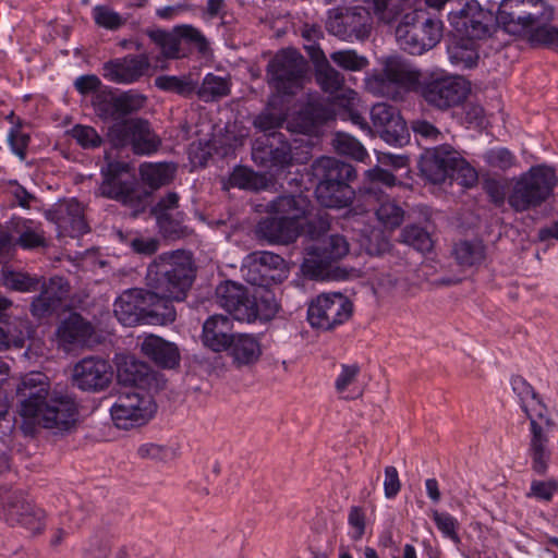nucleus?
I'll use <instances>...</instances> for the list:
<instances>
[{"label": "nucleus", "mask_w": 558, "mask_h": 558, "mask_svg": "<svg viewBox=\"0 0 558 558\" xmlns=\"http://www.w3.org/2000/svg\"><path fill=\"white\" fill-rule=\"evenodd\" d=\"M141 351L163 368H174L180 363V352L177 344L153 333L144 337Z\"/></svg>", "instance_id": "cd10ccee"}, {"label": "nucleus", "mask_w": 558, "mask_h": 558, "mask_svg": "<svg viewBox=\"0 0 558 558\" xmlns=\"http://www.w3.org/2000/svg\"><path fill=\"white\" fill-rule=\"evenodd\" d=\"M366 89L375 96L387 97L393 100L402 98L401 90L385 76V71L368 76L365 81Z\"/></svg>", "instance_id": "de8ad7c7"}, {"label": "nucleus", "mask_w": 558, "mask_h": 558, "mask_svg": "<svg viewBox=\"0 0 558 558\" xmlns=\"http://www.w3.org/2000/svg\"><path fill=\"white\" fill-rule=\"evenodd\" d=\"M315 76L322 89L329 94L339 92L344 85V76L326 58L317 64Z\"/></svg>", "instance_id": "c03bdc74"}, {"label": "nucleus", "mask_w": 558, "mask_h": 558, "mask_svg": "<svg viewBox=\"0 0 558 558\" xmlns=\"http://www.w3.org/2000/svg\"><path fill=\"white\" fill-rule=\"evenodd\" d=\"M29 420H35L45 428L66 432L77 421V407L70 397L53 392L40 407L38 414Z\"/></svg>", "instance_id": "2eb2a0df"}, {"label": "nucleus", "mask_w": 558, "mask_h": 558, "mask_svg": "<svg viewBox=\"0 0 558 558\" xmlns=\"http://www.w3.org/2000/svg\"><path fill=\"white\" fill-rule=\"evenodd\" d=\"M107 165L101 168L104 180L99 185L101 196L116 199L133 208L135 211L144 209L146 192L141 190L134 179H123L129 172V165L111 159L110 153H105Z\"/></svg>", "instance_id": "0eeeda50"}, {"label": "nucleus", "mask_w": 558, "mask_h": 558, "mask_svg": "<svg viewBox=\"0 0 558 558\" xmlns=\"http://www.w3.org/2000/svg\"><path fill=\"white\" fill-rule=\"evenodd\" d=\"M20 401V414L25 418L38 414L40 407L53 395L49 390V379L40 372L25 375L16 388Z\"/></svg>", "instance_id": "6ab92c4d"}, {"label": "nucleus", "mask_w": 558, "mask_h": 558, "mask_svg": "<svg viewBox=\"0 0 558 558\" xmlns=\"http://www.w3.org/2000/svg\"><path fill=\"white\" fill-rule=\"evenodd\" d=\"M385 76L401 90H415L421 81V73L398 57H389L384 63Z\"/></svg>", "instance_id": "2f4dec72"}, {"label": "nucleus", "mask_w": 558, "mask_h": 558, "mask_svg": "<svg viewBox=\"0 0 558 558\" xmlns=\"http://www.w3.org/2000/svg\"><path fill=\"white\" fill-rule=\"evenodd\" d=\"M457 155L458 150L448 144L426 149L420 160V170L432 183H442L452 174Z\"/></svg>", "instance_id": "412c9836"}, {"label": "nucleus", "mask_w": 558, "mask_h": 558, "mask_svg": "<svg viewBox=\"0 0 558 558\" xmlns=\"http://www.w3.org/2000/svg\"><path fill=\"white\" fill-rule=\"evenodd\" d=\"M360 366L357 364H342L335 381L338 395L345 400H354L362 396L363 390L359 386Z\"/></svg>", "instance_id": "4c0bfd02"}, {"label": "nucleus", "mask_w": 558, "mask_h": 558, "mask_svg": "<svg viewBox=\"0 0 558 558\" xmlns=\"http://www.w3.org/2000/svg\"><path fill=\"white\" fill-rule=\"evenodd\" d=\"M111 379L112 367L100 357H84L73 369V380L82 390H102L109 386Z\"/></svg>", "instance_id": "4be33fe9"}, {"label": "nucleus", "mask_w": 558, "mask_h": 558, "mask_svg": "<svg viewBox=\"0 0 558 558\" xmlns=\"http://www.w3.org/2000/svg\"><path fill=\"white\" fill-rule=\"evenodd\" d=\"M230 319L228 316L216 314L208 317L203 325L202 341L205 347L214 352L226 351L233 338L230 330Z\"/></svg>", "instance_id": "7c9ffc66"}, {"label": "nucleus", "mask_w": 558, "mask_h": 558, "mask_svg": "<svg viewBox=\"0 0 558 558\" xmlns=\"http://www.w3.org/2000/svg\"><path fill=\"white\" fill-rule=\"evenodd\" d=\"M416 93L428 106L445 111L466 99L470 84L459 75L432 73L421 77Z\"/></svg>", "instance_id": "423d86ee"}, {"label": "nucleus", "mask_w": 558, "mask_h": 558, "mask_svg": "<svg viewBox=\"0 0 558 558\" xmlns=\"http://www.w3.org/2000/svg\"><path fill=\"white\" fill-rule=\"evenodd\" d=\"M312 172L318 181L315 195L322 206L340 209L351 205L355 192L349 183L356 173L350 163L320 157L313 162Z\"/></svg>", "instance_id": "20e7f679"}, {"label": "nucleus", "mask_w": 558, "mask_h": 558, "mask_svg": "<svg viewBox=\"0 0 558 558\" xmlns=\"http://www.w3.org/2000/svg\"><path fill=\"white\" fill-rule=\"evenodd\" d=\"M411 130L417 141L438 142L444 140V134L433 123L424 119L411 122Z\"/></svg>", "instance_id": "0e129e2a"}, {"label": "nucleus", "mask_w": 558, "mask_h": 558, "mask_svg": "<svg viewBox=\"0 0 558 558\" xmlns=\"http://www.w3.org/2000/svg\"><path fill=\"white\" fill-rule=\"evenodd\" d=\"M262 178L253 170L246 167H238L229 178L231 186L244 190H257Z\"/></svg>", "instance_id": "bf43d9fd"}, {"label": "nucleus", "mask_w": 558, "mask_h": 558, "mask_svg": "<svg viewBox=\"0 0 558 558\" xmlns=\"http://www.w3.org/2000/svg\"><path fill=\"white\" fill-rule=\"evenodd\" d=\"M177 33L180 37V43L183 47L190 49L193 47L199 52L204 53L208 49V43L205 36L192 25H180L177 26Z\"/></svg>", "instance_id": "6e6d98bb"}, {"label": "nucleus", "mask_w": 558, "mask_h": 558, "mask_svg": "<svg viewBox=\"0 0 558 558\" xmlns=\"http://www.w3.org/2000/svg\"><path fill=\"white\" fill-rule=\"evenodd\" d=\"M1 280L3 286L10 290L29 293L39 289L44 278L32 276L28 272L14 270L11 267L4 266L1 269Z\"/></svg>", "instance_id": "ea45409f"}, {"label": "nucleus", "mask_w": 558, "mask_h": 558, "mask_svg": "<svg viewBox=\"0 0 558 558\" xmlns=\"http://www.w3.org/2000/svg\"><path fill=\"white\" fill-rule=\"evenodd\" d=\"M396 37L402 49L411 54H422L434 48L442 37L439 20H420L417 13L405 14L396 28Z\"/></svg>", "instance_id": "1a4fd4ad"}, {"label": "nucleus", "mask_w": 558, "mask_h": 558, "mask_svg": "<svg viewBox=\"0 0 558 558\" xmlns=\"http://www.w3.org/2000/svg\"><path fill=\"white\" fill-rule=\"evenodd\" d=\"M95 23L107 29H118L124 24L122 16L105 5H96L93 10Z\"/></svg>", "instance_id": "e2e57ef3"}, {"label": "nucleus", "mask_w": 558, "mask_h": 558, "mask_svg": "<svg viewBox=\"0 0 558 558\" xmlns=\"http://www.w3.org/2000/svg\"><path fill=\"white\" fill-rule=\"evenodd\" d=\"M483 158L489 167L504 171L510 169L515 161L514 155L507 148L502 147L487 150L483 155Z\"/></svg>", "instance_id": "680f3d73"}, {"label": "nucleus", "mask_w": 558, "mask_h": 558, "mask_svg": "<svg viewBox=\"0 0 558 558\" xmlns=\"http://www.w3.org/2000/svg\"><path fill=\"white\" fill-rule=\"evenodd\" d=\"M146 35L159 48L165 59H180L189 54V51L180 43L177 26L171 31L165 29H147Z\"/></svg>", "instance_id": "c9c22d12"}, {"label": "nucleus", "mask_w": 558, "mask_h": 558, "mask_svg": "<svg viewBox=\"0 0 558 558\" xmlns=\"http://www.w3.org/2000/svg\"><path fill=\"white\" fill-rule=\"evenodd\" d=\"M330 60L344 71L359 72L368 66V59L353 49H343L330 53Z\"/></svg>", "instance_id": "09e8293b"}, {"label": "nucleus", "mask_w": 558, "mask_h": 558, "mask_svg": "<svg viewBox=\"0 0 558 558\" xmlns=\"http://www.w3.org/2000/svg\"><path fill=\"white\" fill-rule=\"evenodd\" d=\"M372 130L388 144L402 146L409 141V130L398 108L378 102L371 109Z\"/></svg>", "instance_id": "4468645a"}, {"label": "nucleus", "mask_w": 558, "mask_h": 558, "mask_svg": "<svg viewBox=\"0 0 558 558\" xmlns=\"http://www.w3.org/2000/svg\"><path fill=\"white\" fill-rule=\"evenodd\" d=\"M377 219L390 229L398 228L404 218V210L391 199L381 201L376 209Z\"/></svg>", "instance_id": "603ef678"}, {"label": "nucleus", "mask_w": 558, "mask_h": 558, "mask_svg": "<svg viewBox=\"0 0 558 558\" xmlns=\"http://www.w3.org/2000/svg\"><path fill=\"white\" fill-rule=\"evenodd\" d=\"M401 242L421 252H429L433 248L430 234L423 228L411 225L400 233Z\"/></svg>", "instance_id": "8fccbe9b"}, {"label": "nucleus", "mask_w": 558, "mask_h": 558, "mask_svg": "<svg viewBox=\"0 0 558 558\" xmlns=\"http://www.w3.org/2000/svg\"><path fill=\"white\" fill-rule=\"evenodd\" d=\"M554 10L546 0H502L496 22L505 32L524 37L535 46L558 50V28L551 25Z\"/></svg>", "instance_id": "f257e3e1"}, {"label": "nucleus", "mask_w": 558, "mask_h": 558, "mask_svg": "<svg viewBox=\"0 0 558 558\" xmlns=\"http://www.w3.org/2000/svg\"><path fill=\"white\" fill-rule=\"evenodd\" d=\"M195 274L191 253L177 250L158 255L148 265L146 286L162 296L184 301Z\"/></svg>", "instance_id": "7ed1b4c3"}, {"label": "nucleus", "mask_w": 558, "mask_h": 558, "mask_svg": "<svg viewBox=\"0 0 558 558\" xmlns=\"http://www.w3.org/2000/svg\"><path fill=\"white\" fill-rule=\"evenodd\" d=\"M253 156L259 158L264 166L284 168L292 163L293 157L291 147L287 142H280L276 147L272 145L256 146Z\"/></svg>", "instance_id": "58836bf2"}, {"label": "nucleus", "mask_w": 558, "mask_h": 558, "mask_svg": "<svg viewBox=\"0 0 558 558\" xmlns=\"http://www.w3.org/2000/svg\"><path fill=\"white\" fill-rule=\"evenodd\" d=\"M156 409V403L147 391L131 388L118 393L110 407V416L118 428L130 429L149 422Z\"/></svg>", "instance_id": "6e6552de"}, {"label": "nucleus", "mask_w": 558, "mask_h": 558, "mask_svg": "<svg viewBox=\"0 0 558 558\" xmlns=\"http://www.w3.org/2000/svg\"><path fill=\"white\" fill-rule=\"evenodd\" d=\"M3 514L10 525H21L32 533H39L44 527L41 511L21 496H13L7 501Z\"/></svg>", "instance_id": "a878e982"}, {"label": "nucleus", "mask_w": 558, "mask_h": 558, "mask_svg": "<svg viewBox=\"0 0 558 558\" xmlns=\"http://www.w3.org/2000/svg\"><path fill=\"white\" fill-rule=\"evenodd\" d=\"M513 392L518 396L520 407L530 421V440L527 456L532 461V470L538 475H545L550 462L549 438L544 429L545 425H551L548 409L541 400L534 388L521 376L511 380Z\"/></svg>", "instance_id": "f03ea898"}, {"label": "nucleus", "mask_w": 558, "mask_h": 558, "mask_svg": "<svg viewBox=\"0 0 558 558\" xmlns=\"http://www.w3.org/2000/svg\"><path fill=\"white\" fill-rule=\"evenodd\" d=\"M174 170L173 166L167 163H145L141 166L140 173L150 187L158 189L172 180Z\"/></svg>", "instance_id": "a18cd8bd"}, {"label": "nucleus", "mask_w": 558, "mask_h": 558, "mask_svg": "<svg viewBox=\"0 0 558 558\" xmlns=\"http://www.w3.org/2000/svg\"><path fill=\"white\" fill-rule=\"evenodd\" d=\"M83 558H130L124 547L113 551V539L108 534H95L90 537Z\"/></svg>", "instance_id": "a19ab883"}, {"label": "nucleus", "mask_w": 558, "mask_h": 558, "mask_svg": "<svg viewBox=\"0 0 558 558\" xmlns=\"http://www.w3.org/2000/svg\"><path fill=\"white\" fill-rule=\"evenodd\" d=\"M311 201L307 196L298 195H280L270 201L266 205V213L279 217V219L299 227L301 231L304 230V222L311 211Z\"/></svg>", "instance_id": "5701e85b"}, {"label": "nucleus", "mask_w": 558, "mask_h": 558, "mask_svg": "<svg viewBox=\"0 0 558 558\" xmlns=\"http://www.w3.org/2000/svg\"><path fill=\"white\" fill-rule=\"evenodd\" d=\"M450 178L465 187H471L477 182L478 175L476 170L458 151Z\"/></svg>", "instance_id": "13d9d810"}, {"label": "nucleus", "mask_w": 558, "mask_h": 558, "mask_svg": "<svg viewBox=\"0 0 558 558\" xmlns=\"http://www.w3.org/2000/svg\"><path fill=\"white\" fill-rule=\"evenodd\" d=\"M93 333L94 328L90 323L75 313L64 319L57 329L58 341L66 351L73 347L84 345Z\"/></svg>", "instance_id": "c85d7f7f"}, {"label": "nucleus", "mask_w": 558, "mask_h": 558, "mask_svg": "<svg viewBox=\"0 0 558 558\" xmlns=\"http://www.w3.org/2000/svg\"><path fill=\"white\" fill-rule=\"evenodd\" d=\"M284 269L286 262L280 255L263 251L250 254L241 271L248 283L266 287L280 280L276 272Z\"/></svg>", "instance_id": "aec40b11"}, {"label": "nucleus", "mask_w": 558, "mask_h": 558, "mask_svg": "<svg viewBox=\"0 0 558 558\" xmlns=\"http://www.w3.org/2000/svg\"><path fill=\"white\" fill-rule=\"evenodd\" d=\"M448 53L452 64L465 69L476 65L480 58L478 52L474 47V43L470 39H462L452 44L448 49Z\"/></svg>", "instance_id": "49530a36"}, {"label": "nucleus", "mask_w": 558, "mask_h": 558, "mask_svg": "<svg viewBox=\"0 0 558 558\" xmlns=\"http://www.w3.org/2000/svg\"><path fill=\"white\" fill-rule=\"evenodd\" d=\"M236 367L251 366L262 356L259 339L250 333H233L227 350Z\"/></svg>", "instance_id": "c756f323"}, {"label": "nucleus", "mask_w": 558, "mask_h": 558, "mask_svg": "<svg viewBox=\"0 0 558 558\" xmlns=\"http://www.w3.org/2000/svg\"><path fill=\"white\" fill-rule=\"evenodd\" d=\"M353 314V303L340 292L322 293L307 308V320L313 328L330 331L348 322Z\"/></svg>", "instance_id": "f8f14e48"}, {"label": "nucleus", "mask_w": 558, "mask_h": 558, "mask_svg": "<svg viewBox=\"0 0 558 558\" xmlns=\"http://www.w3.org/2000/svg\"><path fill=\"white\" fill-rule=\"evenodd\" d=\"M558 179L555 170L546 165L531 167L512 179L508 204L517 213L535 209L544 204L554 192Z\"/></svg>", "instance_id": "39448f33"}, {"label": "nucleus", "mask_w": 558, "mask_h": 558, "mask_svg": "<svg viewBox=\"0 0 558 558\" xmlns=\"http://www.w3.org/2000/svg\"><path fill=\"white\" fill-rule=\"evenodd\" d=\"M150 296L146 289H129L123 291L113 304V313L117 319L124 326L144 324L147 300Z\"/></svg>", "instance_id": "b1692460"}, {"label": "nucleus", "mask_w": 558, "mask_h": 558, "mask_svg": "<svg viewBox=\"0 0 558 558\" xmlns=\"http://www.w3.org/2000/svg\"><path fill=\"white\" fill-rule=\"evenodd\" d=\"M109 137L114 146L130 143L137 155H149L160 145V140L151 132L149 123L142 119L116 123L109 130Z\"/></svg>", "instance_id": "ddd939ff"}, {"label": "nucleus", "mask_w": 558, "mask_h": 558, "mask_svg": "<svg viewBox=\"0 0 558 558\" xmlns=\"http://www.w3.org/2000/svg\"><path fill=\"white\" fill-rule=\"evenodd\" d=\"M302 232L299 227L274 215L262 218L254 230L257 240L270 245H289L294 243Z\"/></svg>", "instance_id": "393cba45"}, {"label": "nucleus", "mask_w": 558, "mask_h": 558, "mask_svg": "<svg viewBox=\"0 0 558 558\" xmlns=\"http://www.w3.org/2000/svg\"><path fill=\"white\" fill-rule=\"evenodd\" d=\"M349 253V243L345 238L333 234L323 245H313L308 247V254L313 255L314 262L319 265H329L332 262L341 259Z\"/></svg>", "instance_id": "e433bc0d"}, {"label": "nucleus", "mask_w": 558, "mask_h": 558, "mask_svg": "<svg viewBox=\"0 0 558 558\" xmlns=\"http://www.w3.org/2000/svg\"><path fill=\"white\" fill-rule=\"evenodd\" d=\"M66 211L68 215L62 218V223L64 228L69 229L72 236H77L88 232V225L84 218L83 208L78 203H69Z\"/></svg>", "instance_id": "5fc2aeb1"}, {"label": "nucleus", "mask_w": 558, "mask_h": 558, "mask_svg": "<svg viewBox=\"0 0 558 558\" xmlns=\"http://www.w3.org/2000/svg\"><path fill=\"white\" fill-rule=\"evenodd\" d=\"M335 149L341 154L362 161L367 156L366 149L353 136L347 133L338 132L332 141Z\"/></svg>", "instance_id": "3c124183"}, {"label": "nucleus", "mask_w": 558, "mask_h": 558, "mask_svg": "<svg viewBox=\"0 0 558 558\" xmlns=\"http://www.w3.org/2000/svg\"><path fill=\"white\" fill-rule=\"evenodd\" d=\"M307 62L295 49H282L267 65L268 83L281 95H293L302 85Z\"/></svg>", "instance_id": "9d476101"}, {"label": "nucleus", "mask_w": 558, "mask_h": 558, "mask_svg": "<svg viewBox=\"0 0 558 558\" xmlns=\"http://www.w3.org/2000/svg\"><path fill=\"white\" fill-rule=\"evenodd\" d=\"M39 289V295L31 304V313L37 318H43L51 315L60 306L68 289L60 277H52L48 282L43 280Z\"/></svg>", "instance_id": "bb28decb"}, {"label": "nucleus", "mask_w": 558, "mask_h": 558, "mask_svg": "<svg viewBox=\"0 0 558 558\" xmlns=\"http://www.w3.org/2000/svg\"><path fill=\"white\" fill-rule=\"evenodd\" d=\"M325 26L330 35L342 41H363L371 36L373 19L365 7L336 8L328 11Z\"/></svg>", "instance_id": "9b49d317"}, {"label": "nucleus", "mask_w": 558, "mask_h": 558, "mask_svg": "<svg viewBox=\"0 0 558 558\" xmlns=\"http://www.w3.org/2000/svg\"><path fill=\"white\" fill-rule=\"evenodd\" d=\"M150 58L147 53L126 54L109 60L102 65V75L109 82L122 85L136 83L149 75Z\"/></svg>", "instance_id": "f3484780"}, {"label": "nucleus", "mask_w": 558, "mask_h": 558, "mask_svg": "<svg viewBox=\"0 0 558 558\" xmlns=\"http://www.w3.org/2000/svg\"><path fill=\"white\" fill-rule=\"evenodd\" d=\"M434 522L437 529L444 534V536L450 538L453 543H460V536L457 532L458 521L448 513L433 510L432 512Z\"/></svg>", "instance_id": "69168bd1"}, {"label": "nucleus", "mask_w": 558, "mask_h": 558, "mask_svg": "<svg viewBox=\"0 0 558 558\" xmlns=\"http://www.w3.org/2000/svg\"><path fill=\"white\" fill-rule=\"evenodd\" d=\"M451 255L462 268L480 266L486 259V246L481 240H462L454 243Z\"/></svg>", "instance_id": "f704fd0d"}, {"label": "nucleus", "mask_w": 558, "mask_h": 558, "mask_svg": "<svg viewBox=\"0 0 558 558\" xmlns=\"http://www.w3.org/2000/svg\"><path fill=\"white\" fill-rule=\"evenodd\" d=\"M150 300H147L146 316L144 324L148 325H168L175 320L177 313L172 305L175 301L172 298L162 296L150 289L147 290Z\"/></svg>", "instance_id": "72a5a7b5"}, {"label": "nucleus", "mask_w": 558, "mask_h": 558, "mask_svg": "<svg viewBox=\"0 0 558 558\" xmlns=\"http://www.w3.org/2000/svg\"><path fill=\"white\" fill-rule=\"evenodd\" d=\"M286 120V113L272 112L269 108L258 114L254 120V126L263 132H272L280 128Z\"/></svg>", "instance_id": "338daca9"}, {"label": "nucleus", "mask_w": 558, "mask_h": 558, "mask_svg": "<svg viewBox=\"0 0 558 558\" xmlns=\"http://www.w3.org/2000/svg\"><path fill=\"white\" fill-rule=\"evenodd\" d=\"M391 0H364L367 10H372L379 22L390 24L396 20V12L390 7Z\"/></svg>", "instance_id": "774afa93"}, {"label": "nucleus", "mask_w": 558, "mask_h": 558, "mask_svg": "<svg viewBox=\"0 0 558 558\" xmlns=\"http://www.w3.org/2000/svg\"><path fill=\"white\" fill-rule=\"evenodd\" d=\"M230 93V83L228 80L207 74L201 86L197 85L195 94L199 99L208 102L228 96Z\"/></svg>", "instance_id": "37998d69"}, {"label": "nucleus", "mask_w": 558, "mask_h": 558, "mask_svg": "<svg viewBox=\"0 0 558 558\" xmlns=\"http://www.w3.org/2000/svg\"><path fill=\"white\" fill-rule=\"evenodd\" d=\"M155 85L161 90L175 93L182 97L192 96L197 88V82L191 75H161L155 78Z\"/></svg>", "instance_id": "79ce46f5"}, {"label": "nucleus", "mask_w": 558, "mask_h": 558, "mask_svg": "<svg viewBox=\"0 0 558 558\" xmlns=\"http://www.w3.org/2000/svg\"><path fill=\"white\" fill-rule=\"evenodd\" d=\"M215 295L217 304L235 320L254 322L253 296L244 286L227 280L217 286Z\"/></svg>", "instance_id": "a211bd4d"}, {"label": "nucleus", "mask_w": 558, "mask_h": 558, "mask_svg": "<svg viewBox=\"0 0 558 558\" xmlns=\"http://www.w3.org/2000/svg\"><path fill=\"white\" fill-rule=\"evenodd\" d=\"M70 135L85 149L97 148L102 143L97 131L88 125H74L70 131Z\"/></svg>", "instance_id": "052dcab7"}, {"label": "nucleus", "mask_w": 558, "mask_h": 558, "mask_svg": "<svg viewBox=\"0 0 558 558\" xmlns=\"http://www.w3.org/2000/svg\"><path fill=\"white\" fill-rule=\"evenodd\" d=\"M117 377L119 383L125 386L141 388V386L148 383L150 377L149 367L132 355H121L117 361Z\"/></svg>", "instance_id": "473e14b6"}, {"label": "nucleus", "mask_w": 558, "mask_h": 558, "mask_svg": "<svg viewBox=\"0 0 558 558\" xmlns=\"http://www.w3.org/2000/svg\"><path fill=\"white\" fill-rule=\"evenodd\" d=\"M147 101V97L134 90L124 92L113 97V107L119 111L120 118L141 110Z\"/></svg>", "instance_id": "864d4df0"}, {"label": "nucleus", "mask_w": 558, "mask_h": 558, "mask_svg": "<svg viewBox=\"0 0 558 558\" xmlns=\"http://www.w3.org/2000/svg\"><path fill=\"white\" fill-rule=\"evenodd\" d=\"M452 26L470 40L483 39L489 35L492 15L476 1H466L458 10L449 12Z\"/></svg>", "instance_id": "dca6fc26"}, {"label": "nucleus", "mask_w": 558, "mask_h": 558, "mask_svg": "<svg viewBox=\"0 0 558 558\" xmlns=\"http://www.w3.org/2000/svg\"><path fill=\"white\" fill-rule=\"evenodd\" d=\"M157 220L160 232L168 239H180L189 234V229L182 223V215H170Z\"/></svg>", "instance_id": "4d7b16f0"}]
</instances>
